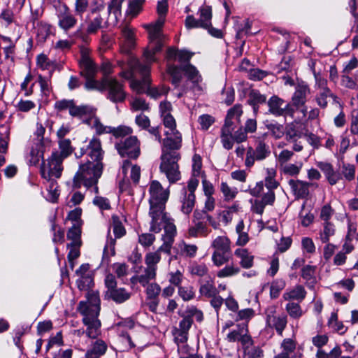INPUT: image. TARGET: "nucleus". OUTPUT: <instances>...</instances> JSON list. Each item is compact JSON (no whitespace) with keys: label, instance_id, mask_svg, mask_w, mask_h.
Instances as JSON below:
<instances>
[{"label":"nucleus","instance_id":"a211bd4d","mask_svg":"<svg viewBox=\"0 0 358 358\" xmlns=\"http://www.w3.org/2000/svg\"><path fill=\"white\" fill-rule=\"evenodd\" d=\"M181 69L188 80L192 82L193 90L198 92H201L202 88L199 83L201 81L202 78L196 67L187 63L181 64Z\"/></svg>","mask_w":358,"mask_h":358},{"label":"nucleus","instance_id":"c9c22d12","mask_svg":"<svg viewBox=\"0 0 358 358\" xmlns=\"http://www.w3.org/2000/svg\"><path fill=\"white\" fill-rule=\"evenodd\" d=\"M195 203V195L194 194L192 193H185L183 201H182V205L181 207V210L185 214H189L194 206Z\"/></svg>","mask_w":358,"mask_h":358},{"label":"nucleus","instance_id":"6ab92c4d","mask_svg":"<svg viewBox=\"0 0 358 358\" xmlns=\"http://www.w3.org/2000/svg\"><path fill=\"white\" fill-rule=\"evenodd\" d=\"M330 99L333 100V103L336 105V107L338 108H342V105L340 103L339 99L336 95L331 92L330 89H326L324 90L320 91L315 97L317 105L322 108H327L328 100Z\"/></svg>","mask_w":358,"mask_h":358},{"label":"nucleus","instance_id":"09e8293b","mask_svg":"<svg viewBox=\"0 0 358 358\" xmlns=\"http://www.w3.org/2000/svg\"><path fill=\"white\" fill-rule=\"evenodd\" d=\"M244 358H262L264 350L259 347L253 345L243 351Z\"/></svg>","mask_w":358,"mask_h":358},{"label":"nucleus","instance_id":"bf43d9fd","mask_svg":"<svg viewBox=\"0 0 358 358\" xmlns=\"http://www.w3.org/2000/svg\"><path fill=\"white\" fill-rule=\"evenodd\" d=\"M239 271L240 268L238 266H234L233 264H231L220 270L217 275L219 278H225L234 275L238 273Z\"/></svg>","mask_w":358,"mask_h":358},{"label":"nucleus","instance_id":"0e129e2a","mask_svg":"<svg viewBox=\"0 0 358 358\" xmlns=\"http://www.w3.org/2000/svg\"><path fill=\"white\" fill-rule=\"evenodd\" d=\"M189 271L192 275L202 277L208 273V269L206 265L204 264H196L190 267Z\"/></svg>","mask_w":358,"mask_h":358},{"label":"nucleus","instance_id":"b1692460","mask_svg":"<svg viewBox=\"0 0 358 358\" xmlns=\"http://www.w3.org/2000/svg\"><path fill=\"white\" fill-rule=\"evenodd\" d=\"M230 240L224 236H220L215 238L212 243L211 247L214 249V252H231Z\"/></svg>","mask_w":358,"mask_h":358},{"label":"nucleus","instance_id":"6e6d98bb","mask_svg":"<svg viewBox=\"0 0 358 358\" xmlns=\"http://www.w3.org/2000/svg\"><path fill=\"white\" fill-rule=\"evenodd\" d=\"M178 294L185 301H190L195 296V292L192 286L179 287Z\"/></svg>","mask_w":358,"mask_h":358},{"label":"nucleus","instance_id":"9b49d317","mask_svg":"<svg viewBox=\"0 0 358 358\" xmlns=\"http://www.w3.org/2000/svg\"><path fill=\"white\" fill-rule=\"evenodd\" d=\"M269 147L263 141L257 142L255 149L250 147L246 153L245 166L251 167L254 165L255 160H263L270 155Z\"/></svg>","mask_w":358,"mask_h":358},{"label":"nucleus","instance_id":"f03ea898","mask_svg":"<svg viewBox=\"0 0 358 358\" xmlns=\"http://www.w3.org/2000/svg\"><path fill=\"white\" fill-rule=\"evenodd\" d=\"M87 301H80L78 310L83 316V322L87 327L86 334L95 338L100 333L101 322L98 319L100 310L99 292L92 289L87 291Z\"/></svg>","mask_w":358,"mask_h":358},{"label":"nucleus","instance_id":"ea45409f","mask_svg":"<svg viewBox=\"0 0 358 358\" xmlns=\"http://www.w3.org/2000/svg\"><path fill=\"white\" fill-rule=\"evenodd\" d=\"M36 147L32 148L30 152V163L36 165L39 162L41 158L43 157L44 145L36 143Z\"/></svg>","mask_w":358,"mask_h":358},{"label":"nucleus","instance_id":"2eb2a0df","mask_svg":"<svg viewBox=\"0 0 358 358\" xmlns=\"http://www.w3.org/2000/svg\"><path fill=\"white\" fill-rule=\"evenodd\" d=\"M85 152L90 158L88 162H92L94 164L102 163L101 161L103 158L104 151L102 149L100 139L93 137L90 141Z\"/></svg>","mask_w":358,"mask_h":358},{"label":"nucleus","instance_id":"3c124183","mask_svg":"<svg viewBox=\"0 0 358 358\" xmlns=\"http://www.w3.org/2000/svg\"><path fill=\"white\" fill-rule=\"evenodd\" d=\"M285 309L288 313L289 315L294 319L299 318L302 314L303 311L301 308V306L299 303L294 302H289L286 305Z\"/></svg>","mask_w":358,"mask_h":358},{"label":"nucleus","instance_id":"72a5a7b5","mask_svg":"<svg viewBox=\"0 0 358 358\" xmlns=\"http://www.w3.org/2000/svg\"><path fill=\"white\" fill-rule=\"evenodd\" d=\"M335 227L331 222H324L323 229L320 233V239L323 243H327L330 238L334 236Z\"/></svg>","mask_w":358,"mask_h":358},{"label":"nucleus","instance_id":"69168bd1","mask_svg":"<svg viewBox=\"0 0 358 358\" xmlns=\"http://www.w3.org/2000/svg\"><path fill=\"white\" fill-rule=\"evenodd\" d=\"M161 292V287L157 283H151L148 285L146 294L149 299H157Z\"/></svg>","mask_w":358,"mask_h":358},{"label":"nucleus","instance_id":"a18cd8bd","mask_svg":"<svg viewBox=\"0 0 358 358\" xmlns=\"http://www.w3.org/2000/svg\"><path fill=\"white\" fill-rule=\"evenodd\" d=\"M59 146L60 150L59 155L64 159L69 156L73 152V148L69 139L59 140Z\"/></svg>","mask_w":358,"mask_h":358},{"label":"nucleus","instance_id":"ddd939ff","mask_svg":"<svg viewBox=\"0 0 358 358\" xmlns=\"http://www.w3.org/2000/svg\"><path fill=\"white\" fill-rule=\"evenodd\" d=\"M87 27L85 29V32L83 31L82 24L80 27L75 32V35L81 38L82 41L85 43L88 41L89 37L88 34H96L99 29L101 28V24L103 23V18L100 15L95 16L94 17H88L86 20Z\"/></svg>","mask_w":358,"mask_h":358},{"label":"nucleus","instance_id":"20e7f679","mask_svg":"<svg viewBox=\"0 0 358 358\" xmlns=\"http://www.w3.org/2000/svg\"><path fill=\"white\" fill-rule=\"evenodd\" d=\"M103 171V163L94 164L87 162L80 166L73 180V187L80 188L82 185L87 189L92 188L95 194L99 193L97 182Z\"/></svg>","mask_w":358,"mask_h":358},{"label":"nucleus","instance_id":"bb28decb","mask_svg":"<svg viewBox=\"0 0 358 358\" xmlns=\"http://www.w3.org/2000/svg\"><path fill=\"white\" fill-rule=\"evenodd\" d=\"M306 295V292L303 286L297 285L289 292L283 294V299L286 301L299 300L302 301Z\"/></svg>","mask_w":358,"mask_h":358},{"label":"nucleus","instance_id":"49530a36","mask_svg":"<svg viewBox=\"0 0 358 358\" xmlns=\"http://www.w3.org/2000/svg\"><path fill=\"white\" fill-rule=\"evenodd\" d=\"M267 173L268 176L265 178L264 187H266L267 191L271 190L273 192V190L278 186V182L274 178L275 176V171L273 169H268Z\"/></svg>","mask_w":358,"mask_h":358},{"label":"nucleus","instance_id":"5fc2aeb1","mask_svg":"<svg viewBox=\"0 0 358 358\" xmlns=\"http://www.w3.org/2000/svg\"><path fill=\"white\" fill-rule=\"evenodd\" d=\"M271 134L275 138H280L285 134L283 125L278 123H268L266 125Z\"/></svg>","mask_w":358,"mask_h":358},{"label":"nucleus","instance_id":"4be33fe9","mask_svg":"<svg viewBox=\"0 0 358 358\" xmlns=\"http://www.w3.org/2000/svg\"><path fill=\"white\" fill-rule=\"evenodd\" d=\"M200 283L199 292L202 296L210 298L218 294V290L215 286L214 280L210 276H208L206 280H202Z\"/></svg>","mask_w":358,"mask_h":358},{"label":"nucleus","instance_id":"9d476101","mask_svg":"<svg viewBox=\"0 0 358 358\" xmlns=\"http://www.w3.org/2000/svg\"><path fill=\"white\" fill-rule=\"evenodd\" d=\"M79 65L81 69L80 75L83 77H95L98 68L96 64L90 57V50L89 48L82 46L80 48V59Z\"/></svg>","mask_w":358,"mask_h":358},{"label":"nucleus","instance_id":"aec40b11","mask_svg":"<svg viewBox=\"0 0 358 358\" xmlns=\"http://www.w3.org/2000/svg\"><path fill=\"white\" fill-rule=\"evenodd\" d=\"M176 250L175 259H178L179 256H184L186 257H194L198 250L196 245L187 244L184 241H181L173 248Z\"/></svg>","mask_w":358,"mask_h":358},{"label":"nucleus","instance_id":"680f3d73","mask_svg":"<svg viewBox=\"0 0 358 358\" xmlns=\"http://www.w3.org/2000/svg\"><path fill=\"white\" fill-rule=\"evenodd\" d=\"M281 348L282 349L281 352H287L289 355L295 356L296 343L292 339H285L281 343Z\"/></svg>","mask_w":358,"mask_h":358},{"label":"nucleus","instance_id":"0eeeda50","mask_svg":"<svg viewBox=\"0 0 358 358\" xmlns=\"http://www.w3.org/2000/svg\"><path fill=\"white\" fill-rule=\"evenodd\" d=\"M105 285L107 288L106 296L117 303H122L129 299L131 296L125 288L117 287L115 277L113 274H108L105 278Z\"/></svg>","mask_w":358,"mask_h":358},{"label":"nucleus","instance_id":"052dcab7","mask_svg":"<svg viewBox=\"0 0 358 358\" xmlns=\"http://www.w3.org/2000/svg\"><path fill=\"white\" fill-rule=\"evenodd\" d=\"M193 177H199L201 173L202 159L199 155L195 154L192 158Z\"/></svg>","mask_w":358,"mask_h":358},{"label":"nucleus","instance_id":"8fccbe9b","mask_svg":"<svg viewBox=\"0 0 358 358\" xmlns=\"http://www.w3.org/2000/svg\"><path fill=\"white\" fill-rule=\"evenodd\" d=\"M285 282L283 280H276L272 282L270 287V296L271 299L279 296L280 292L285 288Z\"/></svg>","mask_w":358,"mask_h":358},{"label":"nucleus","instance_id":"79ce46f5","mask_svg":"<svg viewBox=\"0 0 358 358\" xmlns=\"http://www.w3.org/2000/svg\"><path fill=\"white\" fill-rule=\"evenodd\" d=\"M145 0H132L129 3L127 14L131 17L136 16L141 10Z\"/></svg>","mask_w":358,"mask_h":358},{"label":"nucleus","instance_id":"7c9ffc66","mask_svg":"<svg viewBox=\"0 0 358 358\" xmlns=\"http://www.w3.org/2000/svg\"><path fill=\"white\" fill-rule=\"evenodd\" d=\"M165 22V17L159 15L157 20L152 24L148 25L150 38L161 37L162 27Z\"/></svg>","mask_w":358,"mask_h":358},{"label":"nucleus","instance_id":"603ef678","mask_svg":"<svg viewBox=\"0 0 358 358\" xmlns=\"http://www.w3.org/2000/svg\"><path fill=\"white\" fill-rule=\"evenodd\" d=\"M199 234L207 236L208 230L206 224L202 222H198L194 227L189 228V235L192 237H196Z\"/></svg>","mask_w":358,"mask_h":358},{"label":"nucleus","instance_id":"37998d69","mask_svg":"<svg viewBox=\"0 0 358 358\" xmlns=\"http://www.w3.org/2000/svg\"><path fill=\"white\" fill-rule=\"evenodd\" d=\"M220 190L222 192L226 201L233 200L238 194V190L236 187H231L229 186V185L225 182H221Z\"/></svg>","mask_w":358,"mask_h":358},{"label":"nucleus","instance_id":"338daca9","mask_svg":"<svg viewBox=\"0 0 358 358\" xmlns=\"http://www.w3.org/2000/svg\"><path fill=\"white\" fill-rule=\"evenodd\" d=\"M163 122L165 127L168 128L169 130V134H173L174 131H178L176 129V122L174 117L171 115H165L162 116Z\"/></svg>","mask_w":358,"mask_h":358},{"label":"nucleus","instance_id":"412c9836","mask_svg":"<svg viewBox=\"0 0 358 358\" xmlns=\"http://www.w3.org/2000/svg\"><path fill=\"white\" fill-rule=\"evenodd\" d=\"M163 228L164 229V234L162 238L174 241V238L176 234V227L175 224L166 217V214L164 212V219L163 220H159V225L160 226V231Z\"/></svg>","mask_w":358,"mask_h":358},{"label":"nucleus","instance_id":"f704fd0d","mask_svg":"<svg viewBox=\"0 0 358 358\" xmlns=\"http://www.w3.org/2000/svg\"><path fill=\"white\" fill-rule=\"evenodd\" d=\"M269 320H271L272 326L275 328L277 333L282 336L283 330L287 326V316L285 315L273 316L272 317L269 316Z\"/></svg>","mask_w":358,"mask_h":358},{"label":"nucleus","instance_id":"473e14b6","mask_svg":"<svg viewBox=\"0 0 358 358\" xmlns=\"http://www.w3.org/2000/svg\"><path fill=\"white\" fill-rule=\"evenodd\" d=\"M111 227L116 238H120L126 234V229L117 215H113L112 216Z\"/></svg>","mask_w":358,"mask_h":358},{"label":"nucleus","instance_id":"393cba45","mask_svg":"<svg viewBox=\"0 0 358 358\" xmlns=\"http://www.w3.org/2000/svg\"><path fill=\"white\" fill-rule=\"evenodd\" d=\"M81 223H74L67 232V238L71 242L69 244L81 245Z\"/></svg>","mask_w":358,"mask_h":358},{"label":"nucleus","instance_id":"4c0bfd02","mask_svg":"<svg viewBox=\"0 0 358 358\" xmlns=\"http://www.w3.org/2000/svg\"><path fill=\"white\" fill-rule=\"evenodd\" d=\"M86 79L85 87L87 90H96L99 92L104 91V77L100 80H96L95 77H84Z\"/></svg>","mask_w":358,"mask_h":358},{"label":"nucleus","instance_id":"423d86ee","mask_svg":"<svg viewBox=\"0 0 358 358\" xmlns=\"http://www.w3.org/2000/svg\"><path fill=\"white\" fill-rule=\"evenodd\" d=\"M64 159L59 155V152H53L46 162L43 161L41 166L43 178L50 180V178H59L63 171L62 162Z\"/></svg>","mask_w":358,"mask_h":358},{"label":"nucleus","instance_id":"13d9d810","mask_svg":"<svg viewBox=\"0 0 358 358\" xmlns=\"http://www.w3.org/2000/svg\"><path fill=\"white\" fill-rule=\"evenodd\" d=\"M292 59L289 56L284 57L282 61L278 64L275 71L277 74H280L282 71L289 72L292 69Z\"/></svg>","mask_w":358,"mask_h":358},{"label":"nucleus","instance_id":"dca6fc26","mask_svg":"<svg viewBox=\"0 0 358 358\" xmlns=\"http://www.w3.org/2000/svg\"><path fill=\"white\" fill-rule=\"evenodd\" d=\"M58 25L65 31L73 28L77 24V19L71 13L69 8L66 5H64L57 14Z\"/></svg>","mask_w":358,"mask_h":358},{"label":"nucleus","instance_id":"f3484780","mask_svg":"<svg viewBox=\"0 0 358 358\" xmlns=\"http://www.w3.org/2000/svg\"><path fill=\"white\" fill-rule=\"evenodd\" d=\"M309 93L310 89L308 85L304 82L299 83L295 87V92L290 103L292 108H294L296 110L300 107L303 106L306 102V96Z\"/></svg>","mask_w":358,"mask_h":358},{"label":"nucleus","instance_id":"2f4dec72","mask_svg":"<svg viewBox=\"0 0 358 358\" xmlns=\"http://www.w3.org/2000/svg\"><path fill=\"white\" fill-rule=\"evenodd\" d=\"M122 34L125 39L127 45V48L124 51L129 52L134 46V29L129 26L125 25L122 29Z\"/></svg>","mask_w":358,"mask_h":358},{"label":"nucleus","instance_id":"5701e85b","mask_svg":"<svg viewBox=\"0 0 358 358\" xmlns=\"http://www.w3.org/2000/svg\"><path fill=\"white\" fill-rule=\"evenodd\" d=\"M107 350V345L102 340H97L92 348L87 350L85 355L86 358H99L103 355Z\"/></svg>","mask_w":358,"mask_h":358},{"label":"nucleus","instance_id":"f8f14e48","mask_svg":"<svg viewBox=\"0 0 358 358\" xmlns=\"http://www.w3.org/2000/svg\"><path fill=\"white\" fill-rule=\"evenodd\" d=\"M285 101L278 96H272L268 101V111L275 116H294L295 109L292 108L290 103L282 107Z\"/></svg>","mask_w":358,"mask_h":358},{"label":"nucleus","instance_id":"c03bdc74","mask_svg":"<svg viewBox=\"0 0 358 358\" xmlns=\"http://www.w3.org/2000/svg\"><path fill=\"white\" fill-rule=\"evenodd\" d=\"M230 258V252H213L212 255V261L217 266H221L228 262Z\"/></svg>","mask_w":358,"mask_h":358},{"label":"nucleus","instance_id":"c85d7f7f","mask_svg":"<svg viewBox=\"0 0 358 358\" xmlns=\"http://www.w3.org/2000/svg\"><path fill=\"white\" fill-rule=\"evenodd\" d=\"M182 69L181 64L180 66H176L174 64H168L166 72L171 77V83L176 87H178L182 80Z\"/></svg>","mask_w":358,"mask_h":358},{"label":"nucleus","instance_id":"4d7b16f0","mask_svg":"<svg viewBox=\"0 0 358 358\" xmlns=\"http://www.w3.org/2000/svg\"><path fill=\"white\" fill-rule=\"evenodd\" d=\"M160 259V253H159V251H156L155 252L148 253L145 258V262L147 266L154 267L157 269V264L159 262Z\"/></svg>","mask_w":358,"mask_h":358},{"label":"nucleus","instance_id":"1a4fd4ad","mask_svg":"<svg viewBox=\"0 0 358 358\" xmlns=\"http://www.w3.org/2000/svg\"><path fill=\"white\" fill-rule=\"evenodd\" d=\"M119 155L122 157L136 159L141 153L140 141L135 136H131L115 144Z\"/></svg>","mask_w":358,"mask_h":358},{"label":"nucleus","instance_id":"cd10ccee","mask_svg":"<svg viewBox=\"0 0 358 358\" xmlns=\"http://www.w3.org/2000/svg\"><path fill=\"white\" fill-rule=\"evenodd\" d=\"M199 13L200 14L199 21L202 24V28H209L211 25L212 8L211 6L204 5L201 6Z\"/></svg>","mask_w":358,"mask_h":358},{"label":"nucleus","instance_id":"c756f323","mask_svg":"<svg viewBox=\"0 0 358 358\" xmlns=\"http://www.w3.org/2000/svg\"><path fill=\"white\" fill-rule=\"evenodd\" d=\"M266 101L265 95L260 94L258 91L252 90L249 94L248 103L252 106L255 113L259 109V105L264 103Z\"/></svg>","mask_w":358,"mask_h":358},{"label":"nucleus","instance_id":"de8ad7c7","mask_svg":"<svg viewBox=\"0 0 358 358\" xmlns=\"http://www.w3.org/2000/svg\"><path fill=\"white\" fill-rule=\"evenodd\" d=\"M341 174L348 181H352L355 178V166L348 163H343Z\"/></svg>","mask_w":358,"mask_h":358},{"label":"nucleus","instance_id":"774afa93","mask_svg":"<svg viewBox=\"0 0 358 358\" xmlns=\"http://www.w3.org/2000/svg\"><path fill=\"white\" fill-rule=\"evenodd\" d=\"M132 129L130 127L126 126H120L117 128L111 127V132L115 138L123 137L127 135L131 134Z\"/></svg>","mask_w":358,"mask_h":358},{"label":"nucleus","instance_id":"a19ab883","mask_svg":"<svg viewBox=\"0 0 358 358\" xmlns=\"http://www.w3.org/2000/svg\"><path fill=\"white\" fill-rule=\"evenodd\" d=\"M91 113V108L87 106H77L75 101L70 108L69 114L73 117H81L84 115L90 114Z\"/></svg>","mask_w":358,"mask_h":358},{"label":"nucleus","instance_id":"6e6552de","mask_svg":"<svg viewBox=\"0 0 358 358\" xmlns=\"http://www.w3.org/2000/svg\"><path fill=\"white\" fill-rule=\"evenodd\" d=\"M107 90V99L113 103H122L124 101L127 93L124 89V84L115 78L104 77V91Z\"/></svg>","mask_w":358,"mask_h":358},{"label":"nucleus","instance_id":"a878e982","mask_svg":"<svg viewBox=\"0 0 358 358\" xmlns=\"http://www.w3.org/2000/svg\"><path fill=\"white\" fill-rule=\"evenodd\" d=\"M234 254L241 259L240 264L244 268H250L253 265L254 257L251 255L247 249L238 248Z\"/></svg>","mask_w":358,"mask_h":358},{"label":"nucleus","instance_id":"e433bc0d","mask_svg":"<svg viewBox=\"0 0 358 358\" xmlns=\"http://www.w3.org/2000/svg\"><path fill=\"white\" fill-rule=\"evenodd\" d=\"M157 275V269L154 267L147 266L145 268L144 271L140 275V284L145 287L149 284L150 280H155Z\"/></svg>","mask_w":358,"mask_h":358},{"label":"nucleus","instance_id":"58836bf2","mask_svg":"<svg viewBox=\"0 0 358 358\" xmlns=\"http://www.w3.org/2000/svg\"><path fill=\"white\" fill-rule=\"evenodd\" d=\"M77 287L80 291H89L94 287V279L92 275H84L80 277L76 281Z\"/></svg>","mask_w":358,"mask_h":358},{"label":"nucleus","instance_id":"4468645a","mask_svg":"<svg viewBox=\"0 0 358 358\" xmlns=\"http://www.w3.org/2000/svg\"><path fill=\"white\" fill-rule=\"evenodd\" d=\"M288 184L297 199H306L309 196L310 189L318 187L317 182H308L300 180H289Z\"/></svg>","mask_w":358,"mask_h":358},{"label":"nucleus","instance_id":"864d4df0","mask_svg":"<svg viewBox=\"0 0 358 358\" xmlns=\"http://www.w3.org/2000/svg\"><path fill=\"white\" fill-rule=\"evenodd\" d=\"M285 134L286 135V139L289 141L292 140H294L296 138H300L303 133L299 131L296 127V125L293 123L287 125L286 128V131H285Z\"/></svg>","mask_w":358,"mask_h":358},{"label":"nucleus","instance_id":"e2e57ef3","mask_svg":"<svg viewBox=\"0 0 358 358\" xmlns=\"http://www.w3.org/2000/svg\"><path fill=\"white\" fill-rule=\"evenodd\" d=\"M74 101L73 99H62L58 100L55 103V109L58 112H62L66 110L70 111L72 104Z\"/></svg>","mask_w":358,"mask_h":358},{"label":"nucleus","instance_id":"39448f33","mask_svg":"<svg viewBox=\"0 0 358 358\" xmlns=\"http://www.w3.org/2000/svg\"><path fill=\"white\" fill-rule=\"evenodd\" d=\"M129 66L134 73H138L142 77L141 80H132L130 83L131 88L138 94L145 93L151 80L150 78V66L143 65L140 61L132 57L129 61Z\"/></svg>","mask_w":358,"mask_h":358},{"label":"nucleus","instance_id":"f257e3e1","mask_svg":"<svg viewBox=\"0 0 358 358\" xmlns=\"http://www.w3.org/2000/svg\"><path fill=\"white\" fill-rule=\"evenodd\" d=\"M166 135L167 137L163 142L159 169L166 175L170 183H175L180 179L178 164L180 155L178 150L182 145V136L179 131H174L173 134L166 131Z\"/></svg>","mask_w":358,"mask_h":358},{"label":"nucleus","instance_id":"7ed1b4c3","mask_svg":"<svg viewBox=\"0 0 358 358\" xmlns=\"http://www.w3.org/2000/svg\"><path fill=\"white\" fill-rule=\"evenodd\" d=\"M149 193V215L152 218L150 231L159 233L160 232L159 220L164 219V210L169 196V190L164 189L159 181L152 180L150 184Z\"/></svg>","mask_w":358,"mask_h":358}]
</instances>
